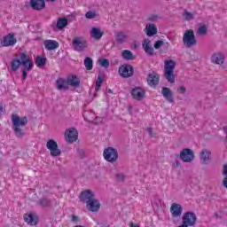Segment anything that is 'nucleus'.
Wrapping results in <instances>:
<instances>
[{"label": "nucleus", "mask_w": 227, "mask_h": 227, "mask_svg": "<svg viewBox=\"0 0 227 227\" xmlns=\"http://www.w3.org/2000/svg\"><path fill=\"white\" fill-rule=\"evenodd\" d=\"M210 155H212V153L208 150H203L200 153V162L203 165L208 164L210 162Z\"/></svg>", "instance_id": "nucleus-18"}, {"label": "nucleus", "mask_w": 227, "mask_h": 227, "mask_svg": "<svg viewBox=\"0 0 227 227\" xmlns=\"http://www.w3.org/2000/svg\"><path fill=\"white\" fill-rule=\"evenodd\" d=\"M44 47L46 51H54L55 49H58V47H59V43L54 40H46L44 42Z\"/></svg>", "instance_id": "nucleus-26"}, {"label": "nucleus", "mask_w": 227, "mask_h": 227, "mask_svg": "<svg viewBox=\"0 0 227 227\" xmlns=\"http://www.w3.org/2000/svg\"><path fill=\"white\" fill-rule=\"evenodd\" d=\"M56 86L57 90H68V82L67 80H65L63 78H59L56 81Z\"/></svg>", "instance_id": "nucleus-28"}, {"label": "nucleus", "mask_w": 227, "mask_h": 227, "mask_svg": "<svg viewBox=\"0 0 227 227\" xmlns=\"http://www.w3.org/2000/svg\"><path fill=\"white\" fill-rule=\"evenodd\" d=\"M184 213V207L182 205L177 203H173L170 207V214L172 217L178 218L182 216V214Z\"/></svg>", "instance_id": "nucleus-13"}, {"label": "nucleus", "mask_w": 227, "mask_h": 227, "mask_svg": "<svg viewBox=\"0 0 227 227\" xmlns=\"http://www.w3.org/2000/svg\"><path fill=\"white\" fill-rule=\"evenodd\" d=\"M161 45H165L166 49H169V47H170L169 43H164V41L159 40V41H156V43H154V49H156V50L160 49Z\"/></svg>", "instance_id": "nucleus-37"}, {"label": "nucleus", "mask_w": 227, "mask_h": 227, "mask_svg": "<svg viewBox=\"0 0 227 227\" xmlns=\"http://www.w3.org/2000/svg\"><path fill=\"white\" fill-rule=\"evenodd\" d=\"M57 27L61 30L68 26V20L65 18H59L57 21Z\"/></svg>", "instance_id": "nucleus-31"}, {"label": "nucleus", "mask_w": 227, "mask_h": 227, "mask_svg": "<svg viewBox=\"0 0 227 227\" xmlns=\"http://www.w3.org/2000/svg\"><path fill=\"white\" fill-rule=\"evenodd\" d=\"M207 26L203 25L198 28L197 33L198 35H200V36H205V35H207Z\"/></svg>", "instance_id": "nucleus-38"}, {"label": "nucleus", "mask_w": 227, "mask_h": 227, "mask_svg": "<svg viewBox=\"0 0 227 227\" xmlns=\"http://www.w3.org/2000/svg\"><path fill=\"white\" fill-rule=\"evenodd\" d=\"M86 19H95L97 17V12H88L85 14Z\"/></svg>", "instance_id": "nucleus-40"}, {"label": "nucleus", "mask_w": 227, "mask_h": 227, "mask_svg": "<svg viewBox=\"0 0 227 227\" xmlns=\"http://www.w3.org/2000/svg\"><path fill=\"white\" fill-rule=\"evenodd\" d=\"M20 65L26 68V70H31L33 68V61L26 53L20 54V59H13L11 62V68L12 72H17L19 70Z\"/></svg>", "instance_id": "nucleus-2"}, {"label": "nucleus", "mask_w": 227, "mask_h": 227, "mask_svg": "<svg viewBox=\"0 0 227 227\" xmlns=\"http://www.w3.org/2000/svg\"><path fill=\"white\" fill-rule=\"evenodd\" d=\"M108 93H113V90H108Z\"/></svg>", "instance_id": "nucleus-51"}, {"label": "nucleus", "mask_w": 227, "mask_h": 227, "mask_svg": "<svg viewBox=\"0 0 227 227\" xmlns=\"http://www.w3.org/2000/svg\"><path fill=\"white\" fill-rule=\"evenodd\" d=\"M84 65H85L86 70H92L93 69V59H91V58H90V57L85 58Z\"/></svg>", "instance_id": "nucleus-35"}, {"label": "nucleus", "mask_w": 227, "mask_h": 227, "mask_svg": "<svg viewBox=\"0 0 227 227\" xmlns=\"http://www.w3.org/2000/svg\"><path fill=\"white\" fill-rule=\"evenodd\" d=\"M119 74L121 77L127 79L134 75V67L129 64H123L119 67Z\"/></svg>", "instance_id": "nucleus-8"}, {"label": "nucleus", "mask_w": 227, "mask_h": 227, "mask_svg": "<svg viewBox=\"0 0 227 227\" xmlns=\"http://www.w3.org/2000/svg\"><path fill=\"white\" fill-rule=\"evenodd\" d=\"M177 91H179V93H181V95H184V93H185V91H187V89L184 86H181V87L177 88Z\"/></svg>", "instance_id": "nucleus-41"}, {"label": "nucleus", "mask_w": 227, "mask_h": 227, "mask_svg": "<svg viewBox=\"0 0 227 227\" xmlns=\"http://www.w3.org/2000/svg\"><path fill=\"white\" fill-rule=\"evenodd\" d=\"M0 111H3V106L0 105Z\"/></svg>", "instance_id": "nucleus-50"}, {"label": "nucleus", "mask_w": 227, "mask_h": 227, "mask_svg": "<svg viewBox=\"0 0 227 227\" xmlns=\"http://www.w3.org/2000/svg\"><path fill=\"white\" fill-rule=\"evenodd\" d=\"M26 68L22 71L23 72V81H26L27 79V73L26 72Z\"/></svg>", "instance_id": "nucleus-42"}, {"label": "nucleus", "mask_w": 227, "mask_h": 227, "mask_svg": "<svg viewBox=\"0 0 227 227\" xmlns=\"http://www.w3.org/2000/svg\"><path fill=\"white\" fill-rule=\"evenodd\" d=\"M78 134L79 133L77 129H75V128H71L69 129H67L65 132L66 141L67 143H75V141H77Z\"/></svg>", "instance_id": "nucleus-11"}, {"label": "nucleus", "mask_w": 227, "mask_h": 227, "mask_svg": "<svg viewBox=\"0 0 227 227\" xmlns=\"http://www.w3.org/2000/svg\"><path fill=\"white\" fill-rule=\"evenodd\" d=\"M46 148L50 150L51 157H58L61 155V150L58 148V142L55 140H49L46 144Z\"/></svg>", "instance_id": "nucleus-9"}, {"label": "nucleus", "mask_w": 227, "mask_h": 227, "mask_svg": "<svg viewBox=\"0 0 227 227\" xmlns=\"http://www.w3.org/2000/svg\"><path fill=\"white\" fill-rule=\"evenodd\" d=\"M30 5L33 10H43L45 8V0H31Z\"/></svg>", "instance_id": "nucleus-25"}, {"label": "nucleus", "mask_w": 227, "mask_h": 227, "mask_svg": "<svg viewBox=\"0 0 227 227\" xmlns=\"http://www.w3.org/2000/svg\"><path fill=\"white\" fill-rule=\"evenodd\" d=\"M176 166H180V161H176Z\"/></svg>", "instance_id": "nucleus-49"}, {"label": "nucleus", "mask_w": 227, "mask_h": 227, "mask_svg": "<svg viewBox=\"0 0 227 227\" xmlns=\"http://www.w3.org/2000/svg\"><path fill=\"white\" fill-rule=\"evenodd\" d=\"M157 26L153 23L147 24L145 26V33L147 36H153L154 35H157Z\"/></svg>", "instance_id": "nucleus-27"}, {"label": "nucleus", "mask_w": 227, "mask_h": 227, "mask_svg": "<svg viewBox=\"0 0 227 227\" xmlns=\"http://www.w3.org/2000/svg\"><path fill=\"white\" fill-rule=\"evenodd\" d=\"M183 223L186 226H194L196 224V221H198V217L196 214L188 211L183 215L182 217Z\"/></svg>", "instance_id": "nucleus-7"}, {"label": "nucleus", "mask_w": 227, "mask_h": 227, "mask_svg": "<svg viewBox=\"0 0 227 227\" xmlns=\"http://www.w3.org/2000/svg\"><path fill=\"white\" fill-rule=\"evenodd\" d=\"M142 45L145 52L148 54V56H153L154 50L152 46V42L150 41V39H145L143 42Z\"/></svg>", "instance_id": "nucleus-20"}, {"label": "nucleus", "mask_w": 227, "mask_h": 227, "mask_svg": "<svg viewBox=\"0 0 227 227\" xmlns=\"http://www.w3.org/2000/svg\"><path fill=\"white\" fill-rule=\"evenodd\" d=\"M159 79H160V76L156 72L153 71L148 74L147 84L151 87L157 86L159 84Z\"/></svg>", "instance_id": "nucleus-16"}, {"label": "nucleus", "mask_w": 227, "mask_h": 227, "mask_svg": "<svg viewBox=\"0 0 227 227\" xmlns=\"http://www.w3.org/2000/svg\"><path fill=\"white\" fill-rule=\"evenodd\" d=\"M25 223L30 224V226H36L38 224V216L35 214L25 215L24 216Z\"/></svg>", "instance_id": "nucleus-19"}, {"label": "nucleus", "mask_w": 227, "mask_h": 227, "mask_svg": "<svg viewBox=\"0 0 227 227\" xmlns=\"http://www.w3.org/2000/svg\"><path fill=\"white\" fill-rule=\"evenodd\" d=\"M146 131H147L148 134L151 136V137H153V133H152V132H153L152 128H147V129H146Z\"/></svg>", "instance_id": "nucleus-43"}, {"label": "nucleus", "mask_w": 227, "mask_h": 227, "mask_svg": "<svg viewBox=\"0 0 227 227\" xmlns=\"http://www.w3.org/2000/svg\"><path fill=\"white\" fill-rule=\"evenodd\" d=\"M92 200H95V193H93L91 190H85L81 192L80 201H82V203L88 204Z\"/></svg>", "instance_id": "nucleus-12"}, {"label": "nucleus", "mask_w": 227, "mask_h": 227, "mask_svg": "<svg viewBox=\"0 0 227 227\" xmlns=\"http://www.w3.org/2000/svg\"><path fill=\"white\" fill-rule=\"evenodd\" d=\"M73 46L74 51H77L78 52H81L88 47V42L82 37H75L73 40Z\"/></svg>", "instance_id": "nucleus-10"}, {"label": "nucleus", "mask_w": 227, "mask_h": 227, "mask_svg": "<svg viewBox=\"0 0 227 227\" xmlns=\"http://www.w3.org/2000/svg\"><path fill=\"white\" fill-rule=\"evenodd\" d=\"M176 63L170 59L166 60L164 65V77L170 84H175V67Z\"/></svg>", "instance_id": "nucleus-3"}, {"label": "nucleus", "mask_w": 227, "mask_h": 227, "mask_svg": "<svg viewBox=\"0 0 227 227\" xmlns=\"http://www.w3.org/2000/svg\"><path fill=\"white\" fill-rule=\"evenodd\" d=\"M17 43V39H15V36L13 35L9 34L6 35V37L4 38L2 44L4 47H10V45H14Z\"/></svg>", "instance_id": "nucleus-23"}, {"label": "nucleus", "mask_w": 227, "mask_h": 227, "mask_svg": "<svg viewBox=\"0 0 227 227\" xmlns=\"http://www.w3.org/2000/svg\"><path fill=\"white\" fill-rule=\"evenodd\" d=\"M145 93L146 92L145 91V89L141 87H135L131 90V97H133L135 100H143V98H145Z\"/></svg>", "instance_id": "nucleus-14"}, {"label": "nucleus", "mask_w": 227, "mask_h": 227, "mask_svg": "<svg viewBox=\"0 0 227 227\" xmlns=\"http://www.w3.org/2000/svg\"><path fill=\"white\" fill-rule=\"evenodd\" d=\"M115 41L118 43H125V42H127V34L124 32H117L115 34Z\"/></svg>", "instance_id": "nucleus-29"}, {"label": "nucleus", "mask_w": 227, "mask_h": 227, "mask_svg": "<svg viewBox=\"0 0 227 227\" xmlns=\"http://www.w3.org/2000/svg\"><path fill=\"white\" fill-rule=\"evenodd\" d=\"M223 175H224V176H227V165H223Z\"/></svg>", "instance_id": "nucleus-44"}, {"label": "nucleus", "mask_w": 227, "mask_h": 227, "mask_svg": "<svg viewBox=\"0 0 227 227\" xmlns=\"http://www.w3.org/2000/svg\"><path fill=\"white\" fill-rule=\"evenodd\" d=\"M161 95L170 104H173L175 102V99L173 98V91H171V89H169L168 87H163L162 90H161Z\"/></svg>", "instance_id": "nucleus-17"}, {"label": "nucleus", "mask_w": 227, "mask_h": 227, "mask_svg": "<svg viewBox=\"0 0 227 227\" xmlns=\"http://www.w3.org/2000/svg\"><path fill=\"white\" fill-rule=\"evenodd\" d=\"M121 56L123 59H127L128 61H132V59H134V53L129 50H124Z\"/></svg>", "instance_id": "nucleus-32"}, {"label": "nucleus", "mask_w": 227, "mask_h": 227, "mask_svg": "<svg viewBox=\"0 0 227 227\" xmlns=\"http://www.w3.org/2000/svg\"><path fill=\"white\" fill-rule=\"evenodd\" d=\"M183 43L185 47L191 48L198 45V41L192 29L186 30L183 35Z\"/></svg>", "instance_id": "nucleus-4"}, {"label": "nucleus", "mask_w": 227, "mask_h": 227, "mask_svg": "<svg viewBox=\"0 0 227 227\" xmlns=\"http://www.w3.org/2000/svg\"><path fill=\"white\" fill-rule=\"evenodd\" d=\"M194 17H196V13L194 12H189L187 10H184L183 12V19L184 20H192Z\"/></svg>", "instance_id": "nucleus-33"}, {"label": "nucleus", "mask_w": 227, "mask_h": 227, "mask_svg": "<svg viewBox=\"0 0 227 227\" xmlns=\"http://www.w3.org/2000/svg\"><path fill=\"white\" fill-rule=\"evenodd\" d=\"M90 36L94 40H100L104 36V31L100 27H93L90 30Z\"/></svg>", "instance_id": "nucleus-22"}, {"label": "nucleus", "mask_w": 227, "mask_h": 227, "mask_svg": "<svg viewBox=\"0 0 227 227\" xmlns=\"http://www.w3.org/2000/svg\"><path fill=\"white\" fill-rule=\"evenodd\" d=\"M86 208L90 212H98V210H100V201L94 198L86 204Z\"/></svg>", "instance_id": "nucleus-15"}, {"label": "nucleus", "mask_w": 227, "mask_h": 227, "mask_svg": "<svg viewBox=\"0 0 227 227\" xmlns=\"http://www.w3.org/2000/svg\"><path fill=\"white\" fill-rule=\"evenodd\" d=\"M179 159L183 162H192L194 160V151L190 148H184L179 153Z\"/></svg>", "instance_id": "nucleus-6"}, {"label": "nucleus", "mask_w": 227, "mask_h": 227, "mask_svg": "<svg viewBox=\"0 0 227 227\" xmlns=\"http://www.w3.org/2000/svg\"><path fill=\"white\" fill-rule=\"evenodd\" d=\"M45 63H47L46 58H43L40 56L36 57V59H35L36 67H45Z\"/></svg>", "instance_id": "nucleus-34"}, {"label": "nucleus", "mask_w": 227, "mask_h": 227, "mask_svg": "<svg viewBox=\"0 0 227 227\" xmlns=\"http://www.w3.org/2000/svg\"><path fill=\"white\" fill-rule=\"evenodd\" d=\"M103 157L107 162H116L118 160V151L113 147H108L104 150Z\"/></svg>", "instance_id": "nucleus-5"}, {"label": "nucleus", "mask_w": 227, "mask_h": 227, "mask_svg": "<svg viewBox=\"0 0 227 227\" xmlns=\"http://www.w3.org/2000/svg\"><path fill=\"white\" fill-rule=\"evenodd\" d=\"M99 65L104 68H109V60L107 59H99Z\"/></svg>", "instance_id": "nucleus-39"}, {"label": "nucleus", "mask_w": 227, "mask_h": 227, "mask_svg": "<svg viewBox=\"0 0 227 227\" xmlns=\"http://www.w3.org/2000/svg\"><path fill=\"white\" fill-rule=\"evenodd\" d=\"M67 81V86H73L74 88H77V86L81 84V80L75 74L69 75Z\"/></svg>", "instance_id": "nucleus-24"}, {"label": "nucleus", "mask_w": 227, "mask_h": 227, "mask_svg": "<svg viewBox=\"0 0 227 227\" xmlns=\"http://www.w3.org/2000/svg\"><path fill=\"white\" fill-rule=\"evenodd\" d=\"M48 3H54L56 0H46Z\"/></svg>", "instance_id": "nucleus-48"}, {"label": "nucleus", "mask_w": 227, "mask_h": 227, "mask_svg": "<svg viewBox=\"0 0 227 227\" xmlns=\"http://www.w3.org/2000/svg\"><path fill=\"white\" fill-rule=\"evenodd\" d=\"M148 20H152V21L157 20V16H156V15L150 16V17L148 18Z\"/></svg>", "instance_id": "nucleus-45"}, {"label": "nucleus", "mask_w": 227, "mask_h": 227, "mask_svg": "<svg viewBox=\"0 0 227 227\" xmlns=\"http://www.w3.org/2000/svg\"><path fill=\"white\" fill-rule=\"evenodd\" d=\"M211 61H212V63H215V65H223L224 64V55L221 52L214 53L211 56Z\"/></svg>", "instance_id": "nucleus-21"}, {"label": "nucleus", "mask_w": 227, "mask_h": 227, "mask_svg": "<svg viewBox=\"0 0 227 227\" xmlns=\"http://www.w3.org/2000/svg\"><path fill=\"white\" fill-rule=\"evenodd\" d=\"M223 187H225V189H227V176L224 177V179L223 181Z\"/></svg>", "instance_id": "nucleus-46"}, {"label": "nucleus", "mask_w": 227, "mask_h": 227, "mask_svg": "<svg viewBox=\"0 0 227 227\" xmlns=\"http://www.w3.org/2000/svg\"><path fill=\"white\" fill-rule=\"evenodd\" d=\"M72 221H73V223H77V221H79V216L73 215Z\"/></svg>", "instance_id": "nucleus-47"}, {"label": "nucleus", "mask_w": 227, "mask_h": 227, "mask_svg": "<svg viewBox=\"0 0 227 227\" xmlns=\"http://www.w3.org/2000/svg\"><path fill=\"white\" fill-rule=\"evenodd\" d=\"M37 203L43 208H47V207H51V205H52V201L47 198L40 199Z\"/></svg>", "instance_id": "nucleus-30"}, {"label": "nucleus", "mask_w": 227, "mask_h": 227, "mask_svg": "<svg viewBox=\"0 0 227 227\" xmlns=\"http://www.w3.org/2000/svg\"><path fill=\"white\" fill-rule=\"evenodd\" d=\"M103 82H104V75L98 74V79L96 81V86H95L96 91H98V90H100V87L102 86Z\"/></svg>", "instance_id": "nucleus-36"}, {"label": "nucleus", "mask_w": 227, "mask_h": 227, "mask_svg": "<svg viewBox=\"0 0 227 227\" xmlns=\"http://www.w3.org/2000/svg\"><path fill=\"white\" fill-rule=\"evenodd\" d=\"M12 130L16 137L22 138L24 137V130L22 129L23 127L27 125V117H20L17 114L12 115Z\"/></svg>", "instance_id": "nucleus-1"}]
</instances>
